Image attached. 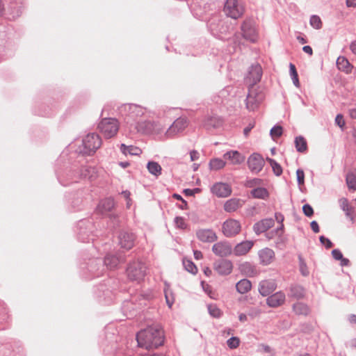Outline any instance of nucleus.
<instances>
[{
	"label": "nucleus",
	"mask_w": 356,
	"mask_h": 356,
	"mask_svg": "<svg viewBox=\"0 0 356 356\" xmlns=\"http://www.w3.org/2000/svg\"><path fill=\"white\" fill-rule=\"evenodd\" d=\"M145 109L137 104H124L120 108V113L122 115L127 116L128 122L129 120L136 121L140 117H142L145 113Z\"/></svg>",
	"instance_id": "obj_6"
},
{
	"label": "nucleus",
	"mask_w": 356,
	"mask_h": 356,
	"mask_svg": "<svg viewBox=\"0 0 356 356\" xmlns=\"http://www.w3.org/2000/svg\"><path fill=\"white\" fill-rule=\"evenodd\" d=\"M243 204V202L241 199L231 198L225 202L223 208L226 212L232 213L242 207Z\"/></svg>",
	"instance_id": "obj_26"
},
{
	"label": "nucleus",
	"mask_w": 356,
	"mask_h": 356,
	"mask_svg": "<svg viewBox=\"0 0 356 356\" xmlns=\"http://www.w3.org/2000/svg\"><path fill=\"white\" fill-rule=\"evenodd\" d=\"M214 270L220 275H227L232 271L233 265L227 259H219L214 263Z\"/></svg>",
	"instance_id": "obj_14"
},
{
	"label": "nucleus",
	"mask_w": 356,
	"mask_h": 356,
	"mask_svg": "<svg viewBox=\"0 0 356 356\" xmlns=\"http://www.w3.org/2000/svg\"><path fill=\"white\" fill-rule=\"evenodd\" d=\"M309 24L315 29H321L323 25L320 17L316 15H313L310 17Z\"/></svg>",
	"instance_id": "obj_42"
},
{
	"label": "nucleus",
	"mask_w": 356,
	"mask_h": 356,
	"mask_svg": "<svg viewBox=\"0 0 356 356\" xmlns=\"http://www.w3.org/2000/svg\"><path fill=\"white\" fill-rule=\"evenodd\" d=\"M209 314L214 318H219L221 316L220 309L216 305H209L207 306Z\"/></svg>",
	"instance_id": "obj_44"
},
{
	"label": "nucleus",
	"mask_w": 356,
	"mask_h": 356,
	"mask_svg": "<svg viewBox=\"0 0 356 356\" xmlns=\"http://www.w3.org/2000/svg\"><path fill=\"white\" fill-rule=\"evenodd\" d=\"M332 255L335 260L339 261L341 259H343V254L341 250L339 249H334L332 251Z\"/></svg>",
	"instance_id": "obj_56"
},
{
	"label": "nucleus",
	"mask_w": 356,
	"mask_h": 356,
	"mask_svg": "<svg viewBox=\"0 0 356 356\" xmlns=\"http://www.w3.org/2000/svg\"><path fill=\"white\" fill-rule=\"evenodd\" d=\"M241 31L243 38L251 42H255L257 40V33L254 23L252 19H246L241 25Z\"/></svg>",
	"instance_id": "obj_8"
},
{
	"label": "nucleus",
	"mask_w": 356,
	"mask_h": 356,
	"mask_svg": "<svg viewBox=\"0 0 356 356\" xmlns=\"http://www.w3.org/2000/svg\"><path fill=\"white\" fill-rule=\"evenodd\" d=\"M254 122H250L244 129H243V134L245 137H248L249 135V133L250 131L254 128Z\"/></svg>",
	"instance_id": "obj_59"
},
{
	"label": "nucleus",
	"mask_w": 356,
	"mask_h": 356,
	"mask_svg": "<svg viewBox=\"0 0 356 356\" xmlns=\"http://www.w3.org/2000/svg\"><path fill=\"white\" fill-rule=\"evenodd\" d=\"M197 238L204 243H212L217 239L216 233L209 229H199L196 232Z\"/></svg>",
	"instance_id": "obj_21"
},
{
	"label": "nucleus",
	"mask_w": 356,
	"mask_h": 356,
	"mask_svg": "<svg viewBox=\"0 0 356 356\" xmlns=\"http://www.w3.org/2000/svg\"><path fill=\"white\" fill-rule=\"evenodd\" d=\"M114 207V199L112 197H106L99 202L97 207V211L102 215H106L111 212Z\"/></svg>",
	"instance_id": "obj_20"
},
{
	"label": "nucleus",
	"mask_w": 356,
	"mask_h": 356,
	"mask_svg": "<svg viewBox=\"0 0 356 356\" xmlns=\"http://www.w3.org/2000/svg\"><path fill=\"white\" fill-rule=\"evenodd\" d=\"M147 168L149 172L156 177H158L161 174L162 168L157 162L149 161L147 163Z\"/></svg>",
	"instance_id": "obj_36"
},
{
	"label": "nucleus",
	"mask_w": 356,
	"mask_h": 356,
	"mask_svg": "<svg viewBox=\"0 0 356 356\" xmlns=\"http://www.w3.org/2000/svg\"><path fill=\"white\" fill-rule=\"evenodd\" d=\"M267 160L272 167L275 175L276 176H280L282 173V168L281 165L273 159L268 158Z\"/></svg>",
	"instance_id": "obj_43"
},
{
	"label": "nucleus",
	"mask_w": 356,
	"mask_h": 356,
	"mask_svg": "<svg viewBox=\"0 0 356 356\" xmlns=\"http://www.w3.org/2000/svg\"><path fill=\"white\" fill-rule=\"evenodd\" d=\"M261 313V309L259 308H251L248 312V315L252 318L259 316Z\"/></svg>",
	"instance_id": "obj_58"
},
{
	"label": "nucleus",
	"mask_w": 356,
	"mask_h": 356,
	"mask_svg": "<svg viewBox=\"0 0 356 356\" xmlns=\"http://www.w3.org/2000/svg\"><path fill=\"white\" fill-rule=\"evenodd\" d=\"M136 340L141 348L147 350L156 348L163 344V330L158 324L148 326L137 333Z\"/></svg>",
	"instance_id": "obj_1"
},
{
	"label": "nucleus",
	"mask_w": 356,
	"mask_h": 356,
	"mask_svg": "<svg viewBox=\"0 0 356 356\" xmlns=\"http://www.w3.org/2000/svg\"><path fill=\"white\" fill-rule=\"evenodd\" d=\"M124 259L121 255H115L108 254L104 257V264L109 269H113L120 263L124 261Z\"/></svg>",
	"instance_id": "obj_25"
},
{
	"label": "nucleus",
	"mask_w": 356,
	"mask_h": 356,
	"mask_svg": "<svg viewBox=\"0 0 356 356\" xmlns=\"http://www.w3.org/2000/svg\"><path fill=\"white\" fill-rule=\"evenodd\" d=\"M147 267L144 263L140 261H134L130 263L127 268L128 278L131 281L140 282L146 275Z\"/></svg>",
	"instance_id": "obj_4"
},
{
	"label": "nucleus",
	"mask_w": 356,
	"mask_h": 356,
	"mask_svg": "<svg viewBox=\"0 0 356 356\" xmlns=\"http://www.w3.org/2000/svg\"><path fill=\"white\" fill-rule=\"evenodd\" d=\"M335 123L341 128H343L345 126V121L343 120V115L341 114H338L335 118Z\"/></svg>",
	"instance_id": "obj_57"
},
{
	"label": "nucleus",
	"mask_w": 356,
	"mask_h": 356,
	"mask_svg": "<svg viewBox=\"0 0 356 356\" xmlns=\"http://www.w3.org/2000/svg\"><path fill=\"white\" fill-rule=\"evenodd\" d=\"M153 124L150 121H145L143 122H138L137 128L139 131L145 134H149L152 131Z\"/></svg>",
	"instance_id": "obj_40"
},
{
	"label": "nucleus",
	"mask_w": 356,
	"mask_h": 356,
	"mask_svg": "<svg viewBox=\"0 0 356 356\" xmlns=\"http://www.w3.org/2000/svg\"><path fill=\"white\" fill-rule=\"evenodd\" d=\"M295 147L298 152H305L307 149V144L306 140L301 136H297L295 138Z\"/></svg>",
	"instance_id": "obj_35"
},
{
	"label": "nucleus",
	"mask_w": 356,
	"mask_h": 356,
	"mask_svg": "<svg viewBox=\"0 0 356 356\" xmlns=\"http://www.w3.org/2000/svg\"><path fill=\"white\" fill-rule=\"evenodd\" d=\"M102 145V139L95 133L87 134L82 140V147L79 152L85 155L93 154Z\"/></svg>",
	"instance_id": "obj_2"
},
{
	"label": "nucleus",
	"mask_w": 356,
	"mask_h": 356,
	"mask_svg": "<svg viewBox=\"0 0 356 356\" xmlns=\"http://www.w3.org/2000/svg\"><path fill=\"white\" fill-rule=\"evenodd\" d=\"M262 74L263 72L261 66L258 63L253 64L249 69L246 81L250 83L251 86H253L260 81L262 77Z\"/></svg>",
	"instance_id": "obj_12"
},
{
	"label": "nucleus",
	"mask_w": 356,
	"mask_h": 356,
	"mask_svg": "<svg viewBox=\"0 0 356 356\" xmlns=\"http://www.w3.org/2000/svg\"><path fill=\"white\" fill-rule=\"evenodd\" d=\"M339 202L340 207L343 211H346L350 207L349 204H348V201L345 197L341 198L339 200Z\"/></svg>",
	"instance_id": "obj_55"
},
{
	"label": "nucleus",
	"mask_w": 356,
	"mask_h": 356,
	"mask_svg": "<svg viewBox=\"0 0 356 356\" xmlns=\"http://www.w3.org/2000/svg\"><path fill=\"white\" fill-rule=\"evenodd\" d=\"M211 191L218 197H226L231 195L232 188L228 184L218 182L212 186Z\"/></svg>",
	"instance_id": "obj_13"
},
{
	"label": "nucleus",
	"mask_w": 356,
	"mask_h": 356,
	"mask_svg": "<svg viewBox=\"0 0 356 356\" xmlns=\"http://www.w3.org/2000/svg\"><path fill=\"white\" fill-rule=\"evenodd\" d=\"M252 283L248 279H242L238 281L236 284V291L241 293L244 294L251 290Z\"/></svg>",
	"instance_id": "obj_32"
},
{
	"label": "nucleus",
	"mask_w": 356,
	"mask_h": 356,
	"mask_svg": "<svg viewBox=\"0 0 356 356\" xmlns=\"http://www.w3.org/2000/svg\"><path fill=\"white\" fill-rule=\"evenodd\" d=\"M226 162L221 159L216 158L209 161V168L211 170H218L223 168Z\"/></svg>",
	"instance_id": "obj_38"
},
{
	"label": "nucleus",
	"mask_w": 356,
	"mask_h": 356,
	"mask_svg": "<svg viewBox=\"0 0 356 356\" xmlns=\"http://www.w3.org/2000/svg\"><path fill=\"white\" fill-rule=\"evenodd\" d=\"M319 240L321 244L325 245V248L327 249L331 248L333 245L332 241L324 236H320Z\"/></svg>",
	"instance_id": "obj_53"
},
{
	"label": "nucleus",
	"mask_w": 356,
	"mask_h": 356,
	"mask_svg": "<svg viewBox=\"0 0 356 356\" xmlns=\"http://www.w3.org/2000/svg\"><path fill=\"white\" fill-rule=\"evenodd\" d=\"M118 121L115 118H104L98 124V129L106 138L114 137L119 130Z\"/></svg>",
	"instance_id": "obj_3"
},
{
	"label": "nucleus",
	"mask_w": 356,
	"mask_h": 356,
	"mask_svg": "<svg viewBox=\"0 0 356 356\" xmlns=\"http://www.w3.org/2000/svg\"><path fill=\"white\" fill-rule=\"evenodd\" d=\"M213 252L219 257H227L232 253L231 245L227 242H218L212 247Z\"/></svg>",
	"instance_id": "obj_16"
},
{
	"label": "nucleus",
	"mask_w": 356,
	"mask_h": 356,
	"mask_svg": "<svg viewBox=\"0 0 356 356\" xmlns=\"http://www.w3.org/2000/svg\"><path fill=\"white\" fill-rule=\"evenodd\" d=\"M119 244L123 249L129 250L134 245L135 236L133 233L122 232L119 236Z\"/></svg>",
	"instance_id": "obj_15"
},
{
	"label": "nucleus",
	"mask_w": 356,
	"mask_h": 356,
	"mask_svg": "<svg viewBox=\"0 0 356 356\" xmlns=\"http://www.w3.org/2000/svg\"><path fill=\"white\" fill-rule=\"evenodd\" d=\"M277 288V283L274 280H262L259 284V292L262 296H267L272 293Z\"/></svg>",
	"instance_id": "obj_17"
},
{
	"label": "nucleus",
	"mask_w": 356,
	"mask_h": 356,
	"mask_svg": "<svg viewBox=\"0 0 356 356\" xmlns=\"http://www.w3.org/2000/svg\"><path fill=\"white\" fill-rule=\"evenodd\" d=\"M346 184L350 189L356 191V170L349 172L347 174Z\"/></svg>",
	"instance_id": "obj_39"
},
{
	"label": "nucleus",
	"mask_w": 356,
	"mask_h": 356,
	"mask_svg": "<svg viewBox=\"0 0 356 356\" xmlns=\"http://www.w3.org/2000/svg\"><path fill=\"white\" fill-rule=\"evenodd\" d=\"M286 300V296L284 293L280 291L266 298V304L270 307L276 308L282 305Z\"/></svg>",
	"instance_id": "obj_18"
},
{
	"label": "nucleus",
	"mask_w": 356,
	"mask_h": 356,
	"mask_svg": "<svg viewBox=\"0 0 356 356\" xmlns=\"http://www.w3.org/2000/svg\"><path fill=\"white\" fill-rule=\"evenodd\" d=\"M289 73L291 77V79L293 81V84L296 87H299L300 83L298 80V72L296 71V68L295 65L293 63L289 64Z\"/></svg>",
	"instance_id": "obj_41"
},
{
	"label": "nucleus",
	"mask_w": 356,
	"mask_h": 356,
	"mask_svg": "<svg viewBox=\"0 0 356 356\" xmlns=\"http://www.w3.org/2000/svg\"><path fill=\"white\" fill-rule=\"evenodd\" d=\"M288 296L297 300L302 299L305 296V289L297 284H291L289 288Z\"/></svg>",
	"instance_id": "obj_28"
},
{
	"label": "nucleus",
	"mask_w": 356,
	"mask_h": 356,
	"mask_svg": "<svg viewBox=\"0 0 356 356\" xmlns=\"http://www.w3.org/2000/svg\"><path fill=\"white\" fill-rule=\"evenodd\" d=\"M302 211L306 216L311 217L314 213L313 208L308 204H304Z\"/></svg>",
	"instance_id": "obj_54"
},
{
	"label": "nucleus",
	"mask_w": 356,
	"mask_h": 356,
	"mask_svg": "<svg viewBox=\"0 0 356 356\" xmlns=\"http://www.w3.org/2000/svg\"><path fill=\"white\" fill-rule=\"evenodd\" d=\"M190 157L191 161H197L200 157V154L196 150H192L190 152Z\"/></svg>",
	"instance_id": "obj_61"
},
{
	"label": "nucleus",
	"mask_w": 356,
	"mask_h": 356,
	"mask_svg": "<svg viewBox=\"0 0 356 356\" xmlns=\"http://www.w3.org/2000/svg\"><path fill=\"white\" fill-rule=\"evenodd\" d=\"M259 103V101L254 96L250 93L248 95L246 98V108L249 111H254L257 108Z\"/></svg>",
	"instance_id": "obj_37"
},
{
	"label": "nucleus",
	"mask_w": 356,
	"mask_h": 356,
	"mask_svg": "<svg viewBox=\"0 0 356 356\" xmlns=\"http://www.w3.org/2000/svg\"><path fill=\"white\" fill-rule=\"evenodd\" d=\"M265 164L263 157L257 153H253L248 159V165L250 170L254 174L261 171Z\"/></svg>",
	"instance_id": "obj_10"
},
{
	"label": "nucleus",
	"mask_w": 356,
	"mask_h": 356,
	"mask_svg": "<svg viewBox=\"0 0 356 356\" xmlns=\"http://www.w3.org/2000/svg\"><path fill=\"white\" fill-rule=\"evenodd\" d=\"M346 213L347 218H348L351 222L354 221V216L353 214V209L352 207H349L347 210L343 211Z\"/></svg>",
	"instance_id": "obj_60"
},
{
	"label": "nucleus",
	"mask_w": 356,
	"mask_h": 356,
	"mask_svg": "<svg viewBox=\"0 0 356 356\" xmlns=\"http://www.w3.org/2000/svg\"><path fill=\"white\" fill-rule=\"evenodd\" d=\"M93 172V168H92L91 167H88V166H83L81 167V168L80 169V177L81 178H88V179H90L91 178V175H90V173Z\"/></svg>",
	"instance_id": "obj_47"
},
{
	"label": "nucleus",
	"mask_w": 356,
	"mask_h": 356,
	"mask_svg": "<svg viewBox=\"0 0 356 356\" xmlns=\"http://www.w3.org/2000/svg\"><path fill=\"white\" fill-rule=\"evenodd\" d=\"M120 151L124 154H129L131 155H140L142 153L141 149L134 145L127 146L125 144L120 145Z\"/></svg>",
	"instance_id": "obj_33"
},
{
	"label": "nucleus",
	"mask_w": 356,
	"mask_h": 356,
	"mask_svg": "<svg viewBox=\"0 0 356 356\" xmlns=\"http://www.w3.org/2000/svg\"><path fill=\"white\" fill-rule=\"evenodd\" d=\"M188 123L186 118H177L165 132L167 137L172 138L178 133L183 131L187 127Z\"/></svg>",
	"instance_id": "obj_11"
},
{
	"label": "nucleus",
	"mask_w": 356,
	"mask_h": 356,
	"mask_svg": "<svg viewBox=\"0 0 356 356\" xmlns=\"http://www.w3.org/2000/svg\"><path fill=\"white\" fill-rule=\"evenodd\" d=\"M224 11L227 16L236 19L243 15L244 8L238 0H227Z\"/></svg>",
	"instance_id": "obj_7"
},
{
	"label": "nucleus",
	"mask_w": 356,
	"mask_h": 356,
	"mask_svg": "<svg viewBox=\"0 0 356 356\" xmlns=\"http://www.w3.org/2000/svg\"><path fill=\"white\" fill-rule=\"evenodd\" d=\"M299 259H300V273L303 276H307L309 275V272L307 269V265L300 257H299Z\"/></svg>",
	"instance_id": "obj_51"
},
{
	"label": "nucleus",
	"mask_w": 356,
	"mask_h": 356,
	"mask_svg": "<svg viewBox=\"0 0 356 356\" xmlns=\"http://www.w3.org/2000/svg\"><path fill=\"white\" fill-rule=\"evenodd\" d=\"M209 27L215 37L222 40H227L233 31L232 26L222 22L219 25H216L213 22H211L209 23Z\"/></svg>",
	"instance_id": "obj_5"
},
{
	"label": "nucleus",
	"mask_w": 356,
	"mask_h": 356,
	"mask_svg": "<svg viewBox=\"0 0 356 356\" xmlns=\"http://www.w3.org/2000/svg\"><path fill=\"white\" fill-rule=\"evenodd\" d=\"M239 343L240 340L236 337H232L227 341V346L232 349L236 348L239 346Z\"/></svg>",
	"instance_id": "obj_48"
},
{
	"label": "nucleus",
	"mask_w": 356,
	"mask_h": 356,
	"mask_svg": "<svg viewBox=\"0 0 356 356\" xmlns=\"http://www.w3.org/2000/svg\"><path fill=\"white\" fill-rule=\"evenodd\" d=\"M350 49L354 54H356V40H354L350 43Z\"/></svg>",
	"instance_id": "obj_64"
},
{
	"label": "nucleus",
	"mask_w": 356,
	"mask_h": 356,
	"mask_svg": "<svg viewBox=\"0 0 356 356\" xmlns=\"http://www.w3.org/2000/svg\"><path fill=\"white\" fill-rule=\"evenodd\" d=\"M222 124V119L218 116L207 117L204 122L203 126L207 129H216L220 127Z\"/></svg>",
	"instance_id": "obj_29"
},
{
	"label": "nucleus",
	"mask_w": 356,
	"mask_h": 356,
	"mask_svg": "<svg viewBox=\"0 0 356 356\" xmlns=\"http://www.w3.org/2000/svg\"><path fill=\"white\" fill-rule=\"evenodd\" d=\"M254 242L252 241H244L235 245L232 252L235 256L245 255L252 248Z\"/></svg>",
	"instance_id": "obj_19"
},
{
	"label": "nucleus",
	"mask_w": 356,
	"mask_h": 356,
	"mask_svg": "<svg viewBox=\"0 0 356 356\" xmlns=\"http://www.w3.org/2000/svg\"><path fill=\"white\" fill-rule=\"evenodd\" d=\"M272 137H280L282 134V127L281 126H274L270 132Z\"/></svg>",
	"instance_id": "obj_49"
},
{
	"label": "nucleus",
	"mask_w": 356,
	"mask_h": 356,
	"mask_svg": "<svg viewBox=\"0 0 356 356\" xmlns=\"http://www.w3.org/2000/svg\"><path fill=\"white\" fill-rule=\"evenodd\" d=\"M337 68L346 74L352 72L353 66L350 63L348 60L344 56H339L337 59Z\"/></svg>",
	"instance_id": "obj_30"
},
{
	"label": "nucleus",
	"mask_w": 356,
	"mask_h": 356,
	"mask_svg": "<svg viewBox=\"0 0 356 356\" xmlns=\"http://www.w3.org/2000/svg\"><path fill=\"white\" fill-rule=\"evenodd\" d=\"M164 294H165L166 303H167L168 306L170 308H171V307L172 306V305L174 303V300H175L173 293H172L171 290L169 288H165L164 289Z\"/></svg>",
	"instance_id": "obj_46"
},
{
	"label": "nucleus",
	"mask_w": 356,
	"mask_h": 356,
	"mask_svg": "<svg viewBox=\"0 0 356 356\" xmlns=\"http://www.w3.org/2000/svg\"><path fill=\"white\" fill-rule=\"evenodd\" d=\"M222 229L226 237H233L240 232L241 226L239 221L229 218L223 222Z\"/></svg>",
	"instance_id": "obj_9"
},
{
	"label": "nucleus",
	"mask_w": 356,
	"mask_h": 356,
	"mask_svg": "<svg viewBox=\"0 0 356 356\" xmlns=\"http://www.w3.org/2000/svg\"><path fill=\"white\" fill-rule=\"evenodd\" d=\"M274 225V220L273 218H265L257 222L253 226V230L257 235L265 232Z\"/></svg>",
	"instance_id": "obj_22"
},
{
	"label": "nucleus",
	"mask_w": 356,
	"mask_h": 356,
	"mask_svg": "<svg viewBox=\"0 0 356 356\" xmlns=\"http://www.w3.org/2000/svg\"><path fill=\"white\" fill-rule=\"evenodd\" d=\"M122 195L124 196V197L127 200V207H130V202H131V199H130V192L129 191H123L122 192Z\"/></svg>",
	"instance_id": "obj_62"
},
{
	"label": "nucleus",
	"mask_w": 356,
	"mask_h": 356,
	"mask_svg": "<svg viewBox=\"0 0 356 356\" xmlns=\"http://www.w3.org/2000/svg\"><path fill=\"white\" fill-rule=\"evenodd\" d=\"M174 222L175 223L176 227H177L178 228L185 229L186 227V225L183 217L177 216L175 218Z\"/></svg>",
	"instance_id": "obj_52"
},
{
	"label": "nucleus",
	"mask_w": 356,
	"mask_h": 356,
	"mask_svg": "<svg viewBox=\"0 0 356 356\" xmlns=\"http://www.w3.org/2000/svg\"><path fill=\"white\" fill-rule=\"evenodd\" d=\"M292 309L295 314L298 316H307L310 312L308 305L301 302H297L293 304Z\"/></svg>",
	"instance_id": "obj_31"
},
{
	"label": "nucleus",
	"mask_w": 356,
	"mask_h": 356,
	"mask_svg": "<svg viewBox=\"0 0 356 356\" xmlns=\"http://www.w3.org/2000/svg\"><path fill=\"white\" fill-rule=\"evenodd\" d=\"M297 181L299 186L303 185L305 183V172L302 169L296 170Z\"/></svg>",
	"instance_id": "obj_50"
},
{
	"label": "nucleus",
	"mask_w": 356,
	"mask_h": 356,
	"mask_svg": "<svg viewBox=\"0 0 356 356\" xmlns=\"http://www.w3.org/2000/svg\"><path fill=\"white\" fill-rule=\"evenodd\" d=\"M258 254L260 263L264 266L269 265L275 259L274 251L268 248L259 250Z\"/></svg>",
	"instance_id": "obj_23"
},
{
	"label": "nucleus",
	"mask_w": 356,
	"mask_h": 356,
	"mask_svg": "<svg viewBox=\"0 0 356 356\" xmlns=\"http://www.w3.org/2000/svg\"><path fill=\"white\" fill-rule=\"evenodd\" d=\"M311 228L314 233H318L320 231L318 224L316 221L313 220L310 224Z\"/></svg>",
	"instance_id": "obj_63"
},
{
	"label": "nucleus",
	"mask_w": 356,
	"mask_h": 356,
	"mask_svg": "<svg viewBox=\"0 0 356 356\" xmlns=\"http://www.w3.org/2000/svg\"><path fill=\"white\" fill-rule=\"evenodd\" d=\"M183 264H184L185 269L188 272H189L193 275L197 273V268L196 266L193 264V262H192L191 261H190V260L184 261Z\"/></svg>",
	"instance_id": "obj_45"
},
{
	"label": "nucleus",
	"mask_w": 356,
	"mask_h": 356,
	"mask_svg": "<svg viewBox=\"0 0 356 356\" xmlns=\"http://www.w3.org/2000/svg\"><path fill=\"white\" fill-rule=\"evenodd\" d=\"M239 270L242 274L248 277H254L258 274L256 266L248 261L241 264Z\"/></svg>",
	"instance_id": "obj_27"
},
{
	"label": "nucleus",
	"mask_w": 356,
	"mask_h": 356,
	"mask_svg": "<svg viewBox=\"0 0 356 356\" xmlns=\"http://www.w3.org/2000/svg\"><path fill=\"white\" fill-rule=\"evenodd\" d=\"M223 158L230 161L233 165H239L244 162L245 157L241 153L236 150L228 151L223 154Z\"/></svg>",
	"instance_id": "obj_24"
},
{
	"label": "nucleus",
	"mask_w": 356,
	"mask_h": 356,
	"mask_svg": "<svg viewBox=\"0 0 356 356\" xmlns=\"http://www.w3.org/2000/svg\"><path fill=\"white\" fill-rule=\"evenodd\" d=\"M251 195L254 198L266 200L269 196V193L266 188L257 187L251 191Z\"/></svg>",
	"instance_id": "obj_34"
}]
</instances>
